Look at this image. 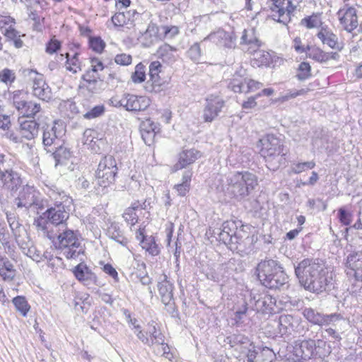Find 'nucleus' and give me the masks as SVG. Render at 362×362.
<instances>
[{"label":"nucleus","mask_w":362,"mask_h":362,"mask_svg":"<svg viewBox=\"0 0 362 362\" xmlns=\"http://www.w3.org/2000/svg\"><path fill=\"white\" fill-rule=\"evenodd\" d=\"M311 76V66L309 63L303 62L299 64L298 68L297 78L299 81H305Z\"/></svg>","instance_id":"obj_47"},{"label":"nucleus","mask_w":362,"mask_h":362,"mask_svg":"<svg viewBox=\"0 0 362 362\" xmlns=\"http://www.w3.org/2000/svg\"><path fill=\"white\" fill-rule=\"evenodd\" d=\"M11 99L13 107L18 111L21 107L26 104L27 93L23 90H16L13 93Z\"/></svg>","instance_id":"obj_42"},{"label":"nucleus","mask_w":362,"mask_h":362,"mask_svg":"<svg viewBox=\"0 0 362 362\" xmlns=\"http://www.w3.org/2000/svg\"><path fill=\"white\" fill-rule=\"evenodd\" d=\"M204 40H209L218 46L227 48H232L235 44V38L233 35L230 33L221 29L211 33Z\"/></svg>","instance_id":"obj_20"},{"label":"nucleus","mask_w":362,"mask_h":362,"mask_svg":"<svg viewBox=\"0 0 362 362\" xmlns=\"http://www.w3.org/2000/svg\"><path fill=\"white\" fill-rule=\"evenodd\" d=\"M307 93L305 89H300L298 90H289L286 94L281 97L283 101L288 100L291 98H296L298 95H303Z\"/></svg>","instance_id":"obj_62"},{"label":"nucleus","mask_w":362,"mask_h":362,"mask_svg":"<svg viewBox=\"0 0 362 362\" xmlns=\"http://www.w3.org/2000/svg\"><path fill=\"white\" fill-rule=\"evenodd\" d=\"M141 137L144 141V143L151 146L153 141L156 134V132L153 129H151V130H141Z\"/></svg>","instance_id":"obj_54"},{"label":"nucleus","mask_w":362,"mask_h":362,"mask_svg":"<svg viewBox=\"0 0 362 362\" xmlns=\"http://www.w3.org/2000/svg\"><path fill=\"white\" fill-rule=\"evenodd\" d=\"M156 54L158 58L168 63L175 62L179 57L177 49L168 44L161 45L158 49Z\"/></svg>","instance_id":"obj_25"},{"label":"nucleus","mask_w":362,"mask_h":362,"mask_svg":"<svg viewBox=\"0 0 362 362\" xmlns=\"http://www.w3.org/2000/svg\"><path fill=\"white\" fill-rule=\"evenodd\" d=\"M340 23L345 30L351 33L358 26L356 10L354 7L348 8L344 16L339 18Z\"/></svg>","instance_id":"obj_22"},{"label":"nucleus","mask_w":362,"mask_h":362,"mask_svg":"<svg viewBox=\"0 0 362 362\" xmlns=\"http://www.w3.org/2000/svg\"><path fill=\"white\" fill-rule=\"evenodd\" d=\"M241 44L248 45L246 52H249V49H254L255 48H259L261 42L254 35L253 30H244L241 37Z\"/></svg>","instance_id":"obj_37"},{"label":"nucleus","mask_w":362,"mask_h":362,"mask_svg":"<svg viewBox=\"0 0 362 362\" xmlns=\"http://www.w3.org/2000/svg\"><path fill=\"white\" fill-rule=\"evenodd\" d=\"M139 209H146V201L142 204L139 202H134L131 207L125 210L123 214L124 220L132 226H134L138 222L139 216L136 214V211Z\"/></svg>","instance_id":"obj_33"},{"label":"nucleus","mask_w":362,"mask_h":362,"mask_svg":"<svg viewBox=\"0 0 362 362\" xmlns=\"http://www.w3.org/2000/svg\"><path fill=\"white\" fill-rule=\"evenodd\" d=\"M230 239L231 240H225L223 243L228 245L230 250H237L238 245L240 244L241 241V238L238 235V232L237 231L235 235H232Z\"/></svg>","instance_id":"obj_58"},{"label":"nucleus","mask_w":362,"mask_h":362,"mask_svg":"<svg viewBox=\"0 0 362 362\" xmlns=\"http://www.w3.org/2000/svg\"><path fill=\"white\" fill-rule=\"evenodd\" d=\"M16 79L15 73L8 69H4L0 71V81L6 83L11 84Z\"/></svg>","instance_id":"obj_50"},{"label":"nucleus","mask_w":362,"mask_h":362,"mask_svg":"<svg viewBox=\"0 0 362 362\" xmlns=\"http://www.w3.org/2000/svg\"><path fill=\"white\" fill-rule=\"evenodd\" d=\"M141 246L152 255H157L159 252L158 247L152 236H146L144 240H141Z\"/></svg>","instance_id":"obj_44"},{"label":"nucleus","mask_w":362,"mask_h":362,"mask_svg":"<svg viewBox=\"0 0 362 362\" xmlns=\"http://www.w3.org/2000/svg\"><path fill=\"white\" fill-rule=\"evenodd\" d=\"M276 298L269 294H264L256 300L255 305L257 309L264 313H272L274 311Z\"/></svg>","instance_id":"obj_29"},{"label":"nucleus","mask_w":362,"mask_h":362,"mask_svg":"<svg viewBox=\"0 0 362 362\" xmlns=\"http://www.w3.org/2000/svg\"><path fill=\"white\" fill-rule=\"evenodd\" d=\"M19 131L22 136L28 140H31L37 136L39 124L33 119H18Z\"/></svg>","instance_id":"obj_21"},{"label":"nucleus","mask_w":362,"mask_h":362,"mask_svg":"<svg viewBox=\"0 0 362 362\" xmlns=\"http://www.w3.org/2000/svg\"><path fill=\"white\" fill-rule=\"evenodd\" d=\"M255 274L259 282L269 289L284 288L288 277L281 264L272 259L261 260L255 268Z\"/></svg>","instance_id":"obj_3"},{"label":"nucleus","mask_w":362,"mask_h":362,"mask_svg":"<svg viewBox=\"0 0 362 362\" xmlns=\"http://www.w3.org/2000/svg\"><path fill=\"white\" fill-rule=\"evenodd\" d=\"M47 152L52 153L56 165L62 164L65 160H68L71 156L70 151L59 143L58 145L47 148Z\"/></svg>","instance_id":"obj_26"},{"label":"nucleus","mask_w":362,"mask_h":362,"mask_svg":"<svg viewBox=\"0 0 362 362\" xmlns=\"http://www.w3.org/2000/svg\"><path fill=\"white\" fill-rule=\"evenodd\" d=\"M16 274L13 263L6 258L0 264V276L6 281H11L13 280Z\"/></svg>","instance_id":"obj_35"},{"label":"nucleus","mask_w":362,"mask_h":362,"mask_svg":"<svg viewBox=\"0 0 362 362\" xmlns=\"http://www.w3.org/2000/svg\"><path fill=\"white\" fill-rule=\"evenodd\" d=\"M337 217L342 225L349 226L352 222L353 214L344 207H341L338 209Z\"/></svg>","instance_id":"obj_48"},{"label":"nucleus","mask_w":362,"mask_h":362,"mask_svg":"<svg viewBox=\"0 0 362 362\" xmlns=\"http://www.w3.org/2000/svg\"><path fill=\"white\" fill-rule=\"evenodd\" d=\"M158 292L161 298L163 303H168L172 301L173 298V285L165 279L158 282Z\"/></svg>","instance_id":"obj_36"},{"label":"nucleus","mask_w":362,"mask_h":362,"mask_svg":"<svg viewBox=\"0 0 362 362\" xmlns=\"http://www.w3.org/2000/svg\"><path fill=\"white\" fill-rule=\"evenodd\" d=\"M7 221L9 224V226L11 230L15 233V231L20 227L21 224L16 219V215L14 212L6 211V212Z\"/></svg>","instance_id":"obj_55"},{"label":"nucleus","mask_w":362,"mask_h":362,"mask_svg":"<svg viewBox=\"0 0 362 362\" xmlns=\"http://www.w3.org/2000/svg\"><path fill=\"white\" fill-rule=\"evenodd\" d=\"M229 180L228 190L239 201L245 199L258 185L257 176L248 171L236 172Z\"/></svg>","instance_id":"obj_6"},{"label":"nucleus","mask_w":362,"mask_h":362,"mask_svg":"<svg viewBox=\"0 0 362 362\" xmlns=\"http://www.w3.org/2000/svg\"><path fill=\"white\" fill-rule=\"evenodd\" d=\"M105 112L104 105H96L93 107L90 111H88L83 115V117L87 119H91L93 118L101 116Z\"/></svg>","instance_id":"obj_52"},{"label":"nucleus","mask_w":362,"mask_h":362,"mask_svg":"<svg viewBox=\"0 0 362 362\" xmlns=\"http://www.w3.org/2000/svg\"><path fill=\"white\" fill-rule=\"evenodd\" d=\"M162 65L158 61L152 62L149 65V81L151 82L152 88L151 91H158L163 81L160 76Z\"/></svg>","instance_id":"obj_23"},{"label":"nucleus","mask_w":362,"mask_h":362,"mask_svg":"<svg viewBox=\"0 0 362 362\" xmlns=\"http://www.w3.org/2000/svg\"><path fill=\"white\" fill-rule=\"evenodd\" d=\"M317 36L323 44L327 45L330 48L340 49L337 36L327 26L322 27Z\"/></svg>","instance_id":"obj_24"},{"label":"nucleus","mask_w":362,"mask_h":362,"mask_svg":"<svg viewBox=\"0 0 362 362\" xmlns=\"http://www.w3.org/2000/svg\"><path fill=\"white\" fill-rule=\"evenodd\" d=\"M76 232L65 226L45 236L52 240L56 247L62 250L66 258L76 259L84 252Z\"/></svg>","instance_id":"obj_4"},{"label":"nucleus","mask_w":362,"mask_h":362,"mask_svg":"<svg viewBox=\"0 0 362 362\" xmlns=\"http://www.w3.org/2000/svg\"><path fill=\"white\" fill-rule=\"evenodd\" d=\"M302 24L305 25L307 28H313L317 27L318 23L317 17L316 15H313L302 20Z\"/></svg>","instance_id":"obj_60"},{"label":"nucleus","mask_w":362,"mask_h":362,"mask_svg":"<svg viewBox=\"0 0 362 362\" xmlns=\"http://www.w3.org/2000/svg\"><path fill=\"white\" fill-rule=\"evenodd\" d=\"M159 28L156 24L151 22L146 31L143 34V37L145 40L144 44L146 47H149L158 38Z\"/></svg>","instance_id":"obj_39"},{"label":"nucleus","mask_w":362,"mask_h":362,"mask_svg":"<svg viewBox=\"0 0 362 362\" xmlns=\"http://www.w3.org/2000/svg\"><path fill=\"white\" fill-rule=\"evenodd\" d=\"M14 202L18 208L24 207L29 209L34 206H38L39 209L43 208V205L39 204L36 192L30 187H23L18 197L15 199Z\"/></svg>","instance_id":"obj_16"},{"label":"nucleus","mask_w":362,"mask_h":362,"mask_svg":"<svg viewBox=\"0 0 362 362\" xmlns=\"http://www.w3.org/2000/svg\"><path fill=\"white\" fill-rule=\"evenodd\" d=\"M187 56L194 62L199 63L201 59V49L198 43H194L188 50Z\"/></svg>","instance_id":"obj_51"},{"label":"nucleus","mask_w":362,"mask_h":362,"mask_svg":"<svg viewBox=\"0 0 362 362\" xmlns=\"http://www.w3.org/2000/svg\"><path fill=\"white\" fill-rule=\"evenodd\" d=\"M76 279L85 286L98 285L96 274L84 263L81 262L73 269Z\"/></svg>","instance_id":"obj_17"},{"label":"nucleus","mask_w":362,"mask_h":362,"mask_svg":"<svg viewBox=\"0 0 362 362\" xmlns=\"http://www.w3.org/2000/svg\"><path fill=\"white\" fill-rule=\"evenodd\" d=\"M132 56L127 54H120L116 55L115 62L119 65L127 66L132 63Z\"/></svg>","instance_id":"obj_59"},{"label":"nucleus","mask_w":362,"mask_h":362,"mask_svg":"<svg viewBox=\"0 0 362 362\" xmlns=\"http://www.w3.org/2000/svg\"><path fill=\"white\" fill-rule=\"evenodd\" d=\"M110 103L116 107H123L127 111L140 112L150 105V100L144 96L124 93L121 98L117 95L112 97Z\"/></svg>","instance_id":"obj_9"},{"label":"nucleus","mask_w":362,"mask_h":362,"mask_svg":"<svg viewBox=\"0 0 362 362\" xmlns=\"http://www.w3.org/2000/svg\"><path fill=\"white\" fill-rule=\"evenodd\" d=\"M42 143L47 148H51L59 143H62L60 137L62 136V131H58L56 124L52 125L47 124L46 127H43Z\"/></svg>","instance_id":"obj_19"},{"label":"nucleus","mask_w":362,"mask_h":362,"mask_svg":"<svg viewBox=\"0 0 362 362\" xmlns=\"http://www.w3.org/2000/svg\"><path fill=\"white\" fill-rule=\"evenodd\" d=\"M316 350V343L313 339L298 340L293 346L294 355L303 360L311 358Z\"/></svg>","instance_id":"obj_18"},{"label":"nucleus","mask_w":362,"mask_h":362,"mask_svg":"<svg viewBox=\"0 0 362 362\" xmlns=\"http://www.w3.org/2000/svg\"><path fill=\"white\" fill-rule=\"evenodd\" d=\"M224 105L225 101L220 96L211 95L207 97L203 112L204 120L206 122H212L218 116Z\"/></svg>","instance_id":"obj_14"},{"label":"nucleus","mask_w":362,"mask_h":362,"mask_svg":"<svg viewBox=\"0 0 362 362\" xmlns=\"http://www.w3.org/2000/svg\"><path fill=\"white\" fill-rule=\"evenodd\" d=\"M148 333L149 334L150 345L153 347L156 355L165 356L168 357L170 348L167 343L165 342V336L157 328L154 322L148 324Z\"/></svg>","instance_id":"obj_12"},{"label":"nucleus","mask_w":362,"mask_h":362,"mask_svg":"<svg viewBox=\"0 0 362 362\" xmlns=\"http://www.w3.org/2000/svg\"><path fill=\"white\" fill-rule=\"evenodd\" d=\"M12 302L17 311L24 317L27 315L30 306L24 296H18L13 298Z\"/></svg>","instance_id":"obj_41"},{"label":"nucleus","mask_w":362,"mask_h":362,"mask_svg":"<svg viewBox=\"0 0 362 362\" xmlns=\"http://www.w3.org/2000/svg\"><path fill=\"white\" fill-rule=\"evenodd\" d=\"M66 69L73 72L74 74L77 73L81 70V62L78 59V54L75 53L71 59L69 58V54L66 53Z\"/></svg>","instance_id":"obj_46"},{"label":"nucleus","mask_w":362,"mask_h":362,"mask_svg":"<svg viewBox=\"0 0 362 362\" xmlns=\"http://www.w3.org/2000/svg\"><path fill=\"white\" fill-rule=\"evenodd\" d=\"M294 267L295 274L305 290L321 293L334 287L332 274L325 267L322 260L306 258Z\"/></svg>","instance_id":"obj_1"},{"label":"nucleus","mask_w":362,"mask_h":362,"mask_svg":"<svg viewBox=\"0 0 362 362\" xmlns=\"http://www.w3.org/2000/svg\"><path fill=\"white\" fill-rule=\"evenodd\" d=\"M293 0H267V4L273 12V18L277 22L287 24L291 20V15L296 8Z\"/></svg>","instance_id":"obj_10"},{"label":"nucleus","mask_w":362,"mask_h":362,"mask_svg":"<svg viewBox=\"0 0 362 362\" xmlns=\"http://www.w3.org/2000/svg\"><path fill=\"white\" fill-rule=\"evenodd\" d=\"M303 315L310 323L319 326L327 325L340 318L339 314L323 315L311 308H305Z\"/></svg>","instance_id":"obj_15"},{"label":"nucleus","mask_w":362,"mask_h":362,"mask_svg":"<svg viewBox=\"0 0 362 362\" xmlns=\"http://www.w3.org/2000/svg\"><path fill=\"white\" fill-rule=\"evenodd\" d=\"M90 47L96 52L100 53L104 47L105 42L100 37H93L89 40Z\"/></svg>","instance_id":"obj_56"},{"label":"nucleus","mask_w":362,"mask_h":362,"mask_svg":"<svg viewBox=\"0 0 362 362\" xmlns=\"http://www.w3.org/2000/svg\"><path fill=\"white\" fill-rule=\"evenodd\" d=\"M238 231V226L233 221H226L223 223L222 228L217 233V239L219 241L225 240H231V235H235Z\"/></svg>","instance_id":"obj_27"},{"label":"nucleus","mask_w":362,"mask_h":362,"mask_svg":"<svg viewBox=\"0 0 362 362\" xmlns=\"http://www.w3.org/2000/svg\"><path fill=\"white\" fill-rule=\"evenodd\" d=\"M294 319L290 315H282L279 319V333L283 335H290L294 330Z\"/></svg>","instance_id":"obj_32"},{"label":"nucleus","mask_w":362,"mask_h":362,"mask_svg":"<svg viewBox=\"0 0 362 362\" xmlns=\"http://www.w3.org/2000/svg\"><path fill=\"white\" fill-rule=\"evenodd\" d=\"M345 267L349 278L362 282V250L349 253L346 257Z\"/></svg>","instance_id":"obj_13"},{"label":"nucleus","mask_w":362,"mask_h":362,"mask_svg":"<svg viewBox=\"0 0 362 362\" xmlns=\"http://www.w3.org/2000/svg\"><path fill=\"white\" fill-rule=\"evenodd\" d=\"M47 194L54 201V204L47 206V209L34 222L37 230L42 232L43 235L64 228L69 217V213L65 210L64 204L69 199L65 192L56 185H52L48 187Z\"/></svg>","instance_id":"obj_2"},{"label":"nucleus","mask_w":362,"mask_h":362,"mask_svg":"<svg viewBox=\"0 0 362 362\" xmlns=\"http://www.w3.org/2000/svg\"><path fill=\"white\" fill-rule=\"evenodd\" d=\"M28 76L33 83V95L42 100L49 101L52 98V90L44 76L34 70H29Z\"/></svg>","instance_id":"obj_11"},{"label":"nucleus","mask_w":362,"mask_h":362,"mask_svg":"<svg viewBox=\"0 0 362 362\" xmlns=\"http://www.w3.org/2000/svg\"><path fill=\"white\" fill-rule=\"evenodd\" d=\"M60 42L57 40H51L47 45L46 52L49 54H53L59 49Z\"/></svg>","instance_id":"obj_64"},{"label":"nucleus","mask_w":362,"mask_h":362,"mask_svg":"<svg viewBox=\"0 0 362 362\" xmlns=\"http://www.w3.org/2000/svg\"><path fill=\"white\" fill-rule=\"evenodd\" d=\"M246 84L245 83V78L238 77L235 75L228 85V88L235 93H245Z\"/></svg>","instance_id":"obj_45"},{"label":"nucleus","mask_w":362,"mask_h":362,"mask_svg":"<svg viewBox=\"0 0 362 362\" xmlns=\"http://www.w3.org/2000/svg\"><path fill=\"white\" fill-rule=\"evenodd\" d=\"M315 166V163L314 161L298 163L293 165V171L295 173L298 174L305 171L306 169H313Z\"/></svg>","instance_id":"obj_53"},{"label":"nucleus","mask_w":362,"mask_h":362,"mask_svg":"<svg viewBox=\"0 0 362 362\" xmlns=\"http://www.w3.org/2000/svg\"><path fill=\"white\" fill-rule=\"evenodd\" d=\"M308 57L320 63H324L330 59L329 54L320 48L313 46H307V52H305Z\"/></svg>","instance_id":"obj_38"},{"label":"nucleus","mask_w":362,"mask_h":362,"mask_svg":"<svg viewBox=\"0 0 362 362\" xmlns=\"http://www.w3.org/2000/svg\"><path fill=\"white\" fill-rule=\"evenodd\" d=\"M173 223H170V228H167V246L169 252H173L174 256L175 257L176 267L177 270H179L180 264H179V257H180V247L178 246L179 238L173 242L172 236H173Z\"/></svg>","instance_id":"obj_34"},{"label":"nucleus","mask_w":362,"mask_h":362,"mask_svg":"<svg viewBox=\"0 0 362 362\" xmlns=\"http://www.w3.org/2000/svg\"><path fill=\"white\" fill-rule=\"evenodd\" d=\"M112 21L115 26H122L126 23L127 18L124 12L115 13L112 17Z\"/></svg>","instance_id":"obj_61"},{"label":"nucleus","mask_w":362,"mask_h":362,"mask_svg":"<svg viewBox=\"0 0 362 362\" xmlns=\"http://www.w3.org/2000/svg\"><path fill=\"white\" fill-rule=\"evenodd\" d=\"M245 83L246 84L244 90H245V93L255 91L262 86V83L247 78H245Z\"/></svg>","instance_id":"obj_57"},{"label":"nucleus","mask_w":362,"mask_h":362,"mask_svg":"<svg viewBox=\"0 0 362 362\" xmlns=\"http://www.w3.org/2000/svg\"><path fill=\"white\" fill-rule=\"evenodd\" d=\"M257 146L259 148V154L265 160L269 170H277L282 161L285 160L283 143L275 135H265L259 140Z\"/></svg>","instance_id":"obj_5"},{"label":"nucleus","mask_w":362,"mask_h":362,"mask_svg":"<svg viewBox=\"0 0 362 362\" xmlns=\"http://www.w3.org/2000/svg\"><path fill=\"white\" fill-rule=\"evenodd\" d=\"M117 170L115 158L110 155L104 156L95 171V185L104 188L110 186L114 183Z\"/></svg>","instance_id":"obj_8"},{"label":"nucleus","mask_w":362,"mask_h":362,"mask_svg":"<svg viewBox=\"0 0 362 362\" xmlns=\"http://www.w3.org/2000/svg\"><path fill=\"white\" fill-rule=\"evenodd\" d=\"M11 126L10 117L4 113H0V129L7 130Z\"/></svg>","instance_id":"obj_63"},{"label":"nucleus","mask_w":362,"mask_h":362,"mask_svg":"<svg viewBox=\"0 0 362 362\" xmlns=\"http://www.w3.org/2000/svg\"><path fill=\"white\" fill-rule=\"evenodd\" d=\"M225 341L228 344L230 347L243 346L247 348V345L252 346V343H250L249 338L241 334H231L226 338Z\"/></svg>","instance_id":"obj_40"},{"label":"nucleus","mask_w":362,"mask_h":362,"mask_svg":"<svg viewBox=\"0 0 362 362\" xmlns=\"http://www.w3.org/2000/svg\"><path fill=\"white\" fill-rule=\"evenodd\" d=\"M40 111V104L27 100L26 104L18 111L19 115H21L18 119L34 118Z\"/></svg>","instance_id":"obj_30"},{"label":"nucleus","mask_w":362,"mask_h":362,"mask_svg":"<svg viewBox=\"0 0 362 362\" xmlns=\"http://www.w3.org/2000/svg\"><path fill=\"white\" fill-rule=\"evenodd\" d=\"M200 156L201 153L194 148L182 151V167L185 165H189L194 163Z\"/></svg>","instance_id":"obj_43"},{"label":"nucleus","mask_w":362,"mask_h":362,"mask_svg":"<svg viewBox=\"0 0 362 362\" xmlns=\"http://www.w3.org/2000/svg\"><path fill=\"white\" fill-rule=\"evenodd\" d=\"M107 234L109 238L119 243L122 246H127L129 243L128 239L124 237L123 232L121 230L119 225L117 223H112L110 224L107 228Z\"/></svg>","instance_id":"obj_31"},{"label":"nucleus","mask_w":362,"mask_h":362,"mask_svg":"<svg viewBox=\"0 0 362 362\" xmlns=\"http://www.w3.org/2000/svg\"><path fill=\"white\" fill-rule=\"evenodd\" d=\"M248 53L253 55V66H268L270 64L271 55L268 52L259 49V48H255L249 49Z\"/></svg>","instance_id":"obj_28"},{"label":"nucleus","mask_w":362,"mask_h":362,"mask_svg":"<svg viewBox=\"0 0 362 362\" xmlns=\"http://www.w3.org/2000/svg\"><path fill=\"white\" fill-rule=\"evenodd\" d=\"M145 78V66L139 63L136 66L135 71L132 74V80L134 83H138L144 81Z\"/></svg>","instance_id":"obj_49"},{"label":"nucleus","mask_w":362,"mask_h":362,"mask_svg":"<svg viewBox=\"0 0 362 362\" xmlns=\"http://www.w3.org/2000/svg\"><path fill=\"white\" fill-rule=\"evenodd\" d=\"M11 158L0 153V192H16L23 185L19 173L11 168Z\"/></svg>","instance_id":"obj_7"}]
</instances>
